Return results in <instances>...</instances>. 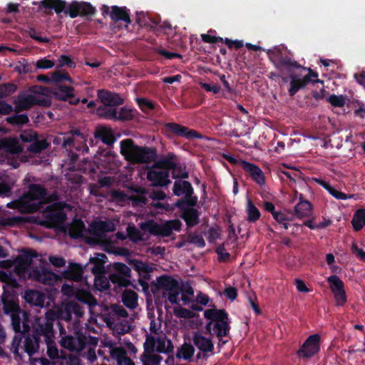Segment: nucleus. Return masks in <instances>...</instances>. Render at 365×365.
<instances>
[{
  "label": "nucleus",
  "mask_w": 365,
  "mask_h": 365,
  "mask_svg": "<svg viewBox=\"0 0 365 365\" xmlns=\"http://www.w3.org/2000/svg\"><path fill=\"white\" fill-rule=\"evenodd\" d=\"M13 264L16 273L20 277H27L45 284H51L56 280V275L45 269V261L34 252H23L14 262L10 260L0 262V267L2 268H9Z\"/></svg>",
  "instance_id": "f257e3e1"
},
{
  "label": "nucleus",
  "mask_w": 365,
  "mask_h": 365,
  "mask_svg": "<svg viewBox=\"0 0 365 365\" xmlns=\"http://www.w3.org/2000/svg\"><path fill=\"white\" fill-rule=\"evenodd\" d=\"M46 200V190L39 185H32L27 193L19 200L9 202L7 207L16 209L20 212H33L39 209Z\"/></svg>",
  "instance_id": "f03ea898"
},
{
  "label": "nucleus",
  "mask_w": 365,
  "mask_h": 365,
  "mask_svg": "<svg viewBox=\"0 0 365 365\" xmlns=\"http://www.w3.org/2000/svg\"><path fill=\"white\" fill-rule=\"evenodd\" d=\"M120 153L125 159L134 164L148 163L155 158V152L148 147H140L134 144L131 139L120 142Z\"/></svg>",
  "instance_id": "7ed1b4c3"
},
{
  "label": "nucleus",
  "mask_w": 365,
  "mask_h": 365,
  "mask_svg": "<svg viewBox=\"0 0 365 365\" xmlns=\"http://www.w3.org/2000/svg\"><path fill=\"white\" fill-rule=\"evenodd\" d=\"M4 309L6 314H9L11 318V324L16 332L21 331V325L23 324V331H27L29 325L28 314L26 312H21L19 309L17 300L14 297H5L3 298Z\"/></svg>",
  "instance_id": "20e7f679"
},
{
  "label": "nucleus",
  "mask_w": 365,
  "mask_h": 365,
  "mask_svg": "<svg viewBox=\"0 0 365 365\" xmlns=\"http://www.w3.org/2000/svg\"><path fill=\"white\" fill-rule=\"evenodd\" d=\"M33 327L34 331L43 336V341L46 344L48 355L51 359L58 358V350L53 340L54 336L51 321L43 319H35Z\"/></svg>",
  "instance_id": "39448f33"
},
{
  "label": "nucleus",
  "mask_w": 365,
  "mask_h": 365,
  "mask_svg": "<svg viewBox=\"0 0 365 365\" xmlns=\"http://www.w3.org/2000/svg\"><path fill=\"white\" fill-rule=\"evenodd\" d=\"M156 287L171 304H178L181 288L178 281L168 276L160 277L157 279Z\"/></svg>",
  "instance_id": "423d86ee"
},
{
  "label": "nucleus",
  "mask_w": 365,
  "mask_h": 365,
  "mask_svg": "<svg viewBox=\"0 0 365 365\" xmlns=\"http://www.w3.org/2000/svg\"><path fill=\"white\" fill-rule=\"evenodd\" d=\"M204 316L211 322L207 326L215 322L213 330L218 337L226 336L230 330L227 314L221 309H210L204 312Z\"/></svg>",
  "instance_id": "0eeeda50"
},
{
  "label": "nucleus",
  "mask_w": 365,
  "mask_h": 365,
  "mask_svg": "<svg viewBox=\"0 0 365 365\" xmlns=\"http://www.w3.org/2000/svg\"><path fill=\"white\" fill-rule=\"evenodd\" d=\"M173 167V161L164 159L153 166L148 173V179L154 186H163L170 182L168 168Z\"/></svg>",
  "instance_id": "6e6552de"
},
{
  "label": "nucleus",
  "mask_w": 365,
  "mask_h": 365,
  "mask_svg": "<svg viewBox=\"0 0 365 365\" xmlns=\"http://www.w3.org/2000/svg\"><path fill=\"white\" fill-rule=\"evenodd\" d=\"M112 316L108 324L118 334H124L130 331L131 324L128 319V313L125 309L119 305H113L111 307Z\"/></svg>",
  "instance_id": "1a4fd4ad"
},
{
  "label": "nucleus",
  "mask_w": 365,
  "mask_h": 365,
  "mask_svg": "<svg viewBox=\"0 0 365 365\" xmlns=\"http://www.w3.org/2000/svg\"><path fill=\"white\" fill-rule=\"evenodd\" d=\"M182 223L178 220L166 221L161 224H157L153 221H148L141 223L143 229H147L150 234L161 237H168L173 231H180Z\"/></svg>",
  "instance_id": "9d476101"
},
{
  "label": "nucleus",
  "mask_w": 365,
  "mask_h": 365,
  "mask_svg": "<svg viewBox=\"0 0 365 365\" xmlns=\"http://www.w3.org/2000/svg\"><path fill=\"white\" fill-rule=\"evenodd\" d=\"M68 205L62 202H57L46 207L43 212L47 219L48 227H52L62 223L66 218V210H70Z\"/></svg>",
  "instance_id": "9b49d317"
},
{
  "label": "nucleus",
  "mask_w": 365,
  "mask_h": 365,
  "mask_svg": "<svg viewBox=\"0 0 365 365\" xmlns=\"http://www.w3.org/2000/svg\"><path fill=\"white\" fill-rule=\"evenodd\" d=\"M62 292L68 296H74L78 300L87 304L90 307L97 304V301L91 294L89 292L84 289H79L71 284H63L61 287Z\"/></svg>",
  "instance_id": "f8f14e48"
},
{
  "label": "nucleus",
  "mask_w": 365,
  "mask_h": 365,
  "mask_svg": "<svg viewBox=\"0 0 365 365\" xmlns=\"http://www.w3.org/2000/svg\"><path fill=\"white\" fill-rule=\"evenodd\" d=\"M171 348V342L165 336H148L144 343L145 352L167 353Z\"/></svg>",
  "instance_id": "ddd939ff"
},
{
  "label": "nucleus",
  "mask_w": 365,
  "mask_h": 365,
  "mask_svg": "<svg viewBox=\"0 0 365 365\" xmlns=\"http://www.w3.org/2000/svg\"><path fill=\"white\" fill-rule=\"evenodd\" d=\"M327 281L329 284L336 306H344L346 302V294L344 290V282L336 275L328 277Z\"/></svg>",
  "instance_id": "4468645a"
},
{
  "label": "nucleus",
  "mask_w": 365,
  "mask_h": 365,
  "mask_svg": "<svg viewBox=\"0 0 365 365\" xmlns=\"http://www.w3.org/2000/svg\"><path fill=\"white\" fill-rule=\"evenodd\" d=\"M319 340L320 336L319 334L309 336L298 351L299 356L302 358H310L313 356L319 350Z\"/></svg>",
  "instance_id": "2eb2a0df"
},
{
  "label": "nucleus",
  "mask_w": 365,
  "mask_h": 365,
  "mask_svg": "<svg viewBox=\"0 0 365 365\" xmlns=\"http://www.w3.org/2000/svg\"><path fill=\"white\" fill-rule=\"evenodd\" d=\"M267 53L270 60L274 63L275 67L282 74H284L287 70L299 66L296 61L289 57H282L279 58L280 54L279 51H272L269 50Z\"/></svg>",
  "instance_id": "dca6fc26"
},
{
  "label": "nucleus",
  "mask_w": 365,
  "mask_h": 365,
  "mask_svg": "<svg viewBox=\"0 0 365 365\" xmlns=\"http://www.w3.org/2000/svg\"><path fill=\"white\" fill-rule=\"evenodd\" d=\"M114 229V225L111 222L96 221L91 225L89 231L95 237L96 241L101 242L104 240V234L113 231Z\"/></svg>",
  "instance_id": "f3484780"
},
{
  "label": "nucleus",
  "mask_w": 365,
  "mask_h": 365,
  "mask_svg": "<svg viewBox=\"0 0 365 365\" xmlns=\"http://www.w3.org/2000/svg\"><path fill=\"white\" fill-rule=\"evenodd\" d=\"M36 93L29 91L18 96L15 100V109L16 111L27 110L33 105L38 103Z\"/></svg>",
  "instance_id": "a211bd4d"
},
{
  "label": "nucleus",
  "mask_w": 365,
  "mask_h": 365,
  "mask_svg": "<svg viewBox=\"0 0 365 365\" xmlns=\"http://www.w3.org/2000/svg\"><path fill=\"white\" fill-rule=\"evenodd\" d=\"M192 341L197 348L205 354L212 353L214 349L211 338L205 336L199 331L193 333Z\"/></svg>",
  "instance_id": "6ab92c4d"
},
{
  "label": "nucleus",
  "mask_w": 365,
  "mask_h": 365,
  "mask_svg": "<svg viewBox=\"0 0 365 365\" xmlns=\"http://www.w3.org/2000/svg\"><path fill=\"white\" fill-rule=\"evenodd\" d=\"M101 11L103 14H109L113 21L122 20L126 23L130 22L128 10L124 7L114 6L110 8L108 6L103 5L101 7Z\"/></svg>",
  "instance_id": "aec40b11"
},
{
  "label": "nucleus",
  "mask_w": 365,
  "mask_h": 365,
  "mask_svg": "<svg viewBox=\"0 0 365 365\" xmlns=\"http://www.w3.org/2000/svg\"><path fill=\"white\" fill-rule=\"evenodd\" d=\"M95 11V8L85 2H73L68 8V13L71 18L79 15H93Z\"/></svg>",
  "instance_id": "412c9836"
},
{
  "label": "nucleus",
  "mask_w": 365,
  "mask_h": 365,
  "mask_svg": "<svg viewBox=\"0 0 365 365\" xmlns=\"http://www.w3.org/2000/svg\"><path fill=\"white\" fill-rule=\"evenodd\" d=\"M238 165L247 172L256 182L259 185L264 183L263 172L259 167L245 160L239 161Z\"/></svg>",
  "instance_id": "4be33fe9"
},
{
  "label": "nucleus",
  "mask_w": 365,
  "mask_h": 365,
  "mask_svg": "<svg viewBox=\"0 0 365 365\" xmlns=\"http://www.w3.org/2000/svg\"><path fill=\"white\" fill-rule=\"evenodd\" d=\"M68 303L62 305L61 308L55 310H49L45 314V317H36V319H43L46 320H51L53 323V320L55 318H60L66 321H69L71 318V309H68Z\"/></svg>",
  "instance_id": "5701e85b"
},
{
  "label": "nucleus",
  "mask_w": 365,
  "mask_h": 365,
  "mask_svg": "<svg viewBox=\"0 0 365 365\" xmlns=\"http://www.w3.org/2000/svg\"><path fill=\"white\" fill-rule=\"evenodd\" d=\"M289 88L288 89L289 94L291 96L295 95V93L300 89L304 88L307 83V78L304 76L292 73L289 76Z\"/></svg>",
  "instance_id": "b1692460"
},
{
  "label": "nucleus",
  "mask_w": 365,
  "mask_h": 365,
  "mask_svg": "<svg viewBox=\"0 0 365 365\" xmlns=\"http://www.w3.org/2000/svg\"><path fill=\"white\" fill-rule=\"evenodd\" d=\"M150 232L147 229H143L141 227V223L140 224V229L136 228L135 226L129 225L127 227V235L131 241L138 242L140 241H145L148 240L150 237Z\"/></svg>",
  "instance_id": "393cba45"
},
{
  "label": "nucleus",
  "mask_w": 365,
  "mask_h": 365,
  "mask_svg": "<svg viewBox=\"0 0 365 365\" xmlns=\"http://www.w3.org/2000/svg\"><path fill=\"white\" fill-rule=\"evenodd\" d=\"M167 127L173 133L180 136L185 137L187 139H191L194 138H201V135L199 133H197L195 130H190L188 129V128L180 125L177 123H168L167 124Z\"/></svg>",
  "instance_id": "a878e982"
},
{
  "label": "nucleus",
  "mask_w": 365,
  "mask_h": 365,
  "mask_svg": "<svg viewBox=\"0 0 365 365\" xmlns=\"http://www.w3.org/2000/svg\"><path fill=\"white\" fill-rule=\"evenodd\" d=\"M98 97L105 106H116L123 104V98L117 93L99 91Z\"/></svg>",
  "instance_id": "bb28decb"
},
{
  "label": "nucleus",
  "mask_w": 365,
  "mask_h": 365,
  "mask_svg": "<svg viewBox=\"0 0 365 365\" xmlns=\"http://www.w3.org/2000/svg\"><path fill=\"white\" fill-rule=\"evenodd\" d=\"M54 96L58 100L68 101L71 104H76L79 100L75 98L73 89L68 86H60L54 91Z\"/></svg>",
  "instance_id": "cd10ccee"
},
{
  "label": "nucleus",
  "mask_w": 365,
  "mask_h": 365,
  "mask_svg": "<svg viewBox=\"0 0 365 365\" xmlns=\"http://www.w3.org/2000/svg\"><path fill=\"white\" fill-rule=\"evenodd\" d=\"M63 347L71 351H80L85 346L84 341L80 337L66 336L61 340Z\"/></svg>",
  "instance_id": "c85d7f7f"
},
{
  "label": "nucleus",
  "mask_w": 365,
  "mask_h": 365,
  "mask_svg": "<svg viewBox=\"0 0 365 365\" xmlns=\"http://www.w3.org/2000/svg\"><path fill=\"white\" fill-rule=\"evenodd\" d=\"M294 213L300 219L309 217L312 214L311 203L308 200H304L302 195L299 197V202L294 207Z\"/></svg>",
  "instance_id": "c756f323"
},
{
  "label": "nucleus",
  "mask_w": 365,
  "mask_h": 365,
  "mask_svg": "<svg viewBox=\"0 0 365 365\" xmlns=\"http://www.w3.org/2000/svg\"><path fill=\"white\" fill-rule=\"evenodd\" d=\"M110 356L116 359L118 365H135L130 359L126 356V352L122 347H113L110 349Z\"/></svg>",
  "instance_id": "7c9ffc66"
},
{
  "label": "nucleus",
  "mask_w": 365,
  "mask_h": 365,
  "mask_svg": "<svg viewBox=\"0 0 365 365\" xmlns=\"http://www.w3.org/2000/svg\"><path fill=\"white\" fill-rule=\"evenodd\" d=\"M36 335L28 336L24 341V347L29 355L34 354L39 347V343L43 341L42 336L38 335L36 331Z\"/></svg>",
  "instance_id": "2f4dec72"
},
{
  "label": "nucleus",
  "mask_w": 365,
  "mask_h": 365,
  "mask_svg": "<svg viewBox=\"0 0 365 365\" xmlns=\"http://www.w3.org/2000/svg\"><path fill=\"white\" fill-rule=\"evenodd\" d=\"M96 137L101 139L104 143L110 145L115 141L113 133L110 128L100 126L96 129Z\"/></svg>",
  "instance_id": "473e14b6"
},
{
  "label": "nucleus",
  "mask_w": 365,
  "mask_h": 365,
  "mask_svg": "<svg viewBox=\"0 0 365 365\" xmlns=\"http://www.w3.org/2000/svg\"><path fill=\"white\" fill-rule=\"evenodd\" d=\"M107 259L104 254H95V255L90 258V262L93 264L94 266L91 268L92 272L95 277L98 274H103L104 267L103 264Z\"/></svg>",
  "instance_id": "72a5a7b5"
},
{
  "label": "nucleus",
  "mask_w": 365,
  "mask_h": 365,
  "mask_svg": "<svg viewBox=\"0 0 365 365\" xmlns=\"http://www.w3.org/2000/svg\"><path fill=\"white\" fill-rule=\"evenodd\" d=\"M314 180L319 185H320L324 188H325L329 192L330 195H331L334 197H335L337 200H346V199L353 198L354 197V195H347L345 193L336 190L334 187L331 186L329 183H327V182H325L321 179L315 178Z\"/></svg>",
  "instance_id": "f704fd0d"
},
{
  "label": "nucleus",
  "mask_w": 365,
  "mask_h": 365,
  "mask_svg": "<svg viewBox=\"0 0 365 365\" xmlns=\"http://www.w3.org/2000/svg\"><path fill=\"white\" fill-rule=\"evenodd\" d=\"M173 192L177 196H189L192 192V188L189 182L178 180L174 183Z\"/></svg>",
  "instance_id": "c9c22d12"
},
{
  "label": "nucleus",
  "mask_w": 365,
  "mask_h": 365,
  "mask_svg": "<svg viewBox=\"0 0 365 365\" xmlns=\"http://www.w3.org/2000/svg\"><path fill=\"white\" fill-rule=\"evenodd\" d=\"M1 149L6 152L16 154L22 151L23 148L16 138H4L1 140Z\"/></svg>",
  "instance_id": "e433bc0d"
},
{
  "label": "nucleus",
  "mask_w": 365,
  "mask_h": 365,
  "mask_svg": "<svg viewBox=\"0 0 365 365\" xmlns=\"http://www.w3.org/2000/svg\"><path fill=\"white\" fill-rule=\"evenodd\" d=\"M25 300L34 306H43L45 296L41 292L36 290H29L25 292Z\"/></svg>",
  "instance_id": "4c0bfd02"
},
{
  "label": "nucleus",
  "mask_w": 365,
  "mask_h": 365,
  "mask_svg": "<svg viewBox=\"0 0 365 365\" xmlns=\"http://www.w3.org/2000/svg\"><path fill=\"white\" fill-rule=\"evenodd\" d=\"M163 360V356H160L153 352H145L141 356L143 365H161Z\"/></svg>",
  "instance_id": "58836bf2"
},
{
  "label": "nucleus",
  "mask_w": 365,
  "mask_h": 365,
  "mask_svg": "<svg viewBox=\"0 0 365 365\" xmlns=\"http://www.w3.org/2000/svg\"><path fill=\"white\" fill-rule=\"evenodd\" d=\"M194 353L195 349L191 344H184L178 349L176 356L189 361L193 356Z\"/></svg>",
  "instance_id": "ea45409f"
},
{
  "label": "nucleus",
  "mask_w": 365,
  "mask_h": 365,
  "mask_svg": "<svg viewBox=\"0 0 365 365\" xmlns=\"http://www.w3.org/2000/svg\"><path fill=\"white\" fill-rule=\"evenodd\" d=\"M351 223L356 231L361 230L365 226V209L358 210L354 213Z\"/></svg>",
  "instance_id": "a19ab883"
},
{
  "label": "nucleus",
  "mask_w": 365,
  "mask_h": 365,
  "mask_svg": "<svg viewBox=\"0 0 365 365\" xmlns=\"http://www.w3.org/2000/svg\"><path fill=\"white\" fill-rule=\"evenodd\" d=\"M123 304L130 309H134L138 305V295L130 290H126L123 294Z\"/></svg>",
  "instance_id": "79ce46f5"
},
{
  "label": "nucleus",
  "mask_w": 365,
  "mask_h": 365,
  "mask_svg": "<svg viewBox=\"0 0 365 365\" xmlns=\"http://www.w3.org/2000/svg\"><path fill=\"white\" fill-rule=\"evenodd\" d=\"M182 217L189 226H193L198 223V213L193 208L185 210L182 213Z\"/></svg>",
  "instance_id": "37998d69"
},
{
  "label": "nucleus",
  "mask_w": 365,
  "mask_h": 365,
  "mask_svg": "<svg viewBox=\"0 0 365 365\" xmlns=\"http://www.w3.org/2000/svg\"><path fill=\"white\" fill-rule=\"evenodd\" d=\"M82 269L78 264L71 265L66 272V277L72 281L78 282L81 279Z\"/></svg>",
  "instance_id": "c03bdc74"
},
{
  "label": "nucleus",
  "mask_w": 365,
  "mask_h": 365,
  "mask_svg": "<svg viewBox=\"0 0 365 365\" xmlns=\"http://www.w3.org/2000/svg\"><path fill=\"white\" fill-rule=\"evenodd\" d=\"M41 5L45 8L53 9L56 13L61 12L66 7V3L61 0H43Z\"/></svg>",
  "instance_id": "a18cd8bd"
},
{
  "label": "nucleus",
  "mask_w": 365,
  "mask_h": 365,
  "mask_svg": "<svg viewBox=\"0 0 365 365\" xmlns=\"http://www.w3.org/2000/svg\"><path fill=\"white\" fill-rule=\"evenodd\" d=\"M246 211L247 214V220L249 222H255L260 217L259 210L250 199L247 200Z\"/></svg>",
  "instance_id": "49530a36"
},
{
  "label": "nucleus",
  "mask_w": 365,
  "mask_h": 365,
  "mask_svg": "<svg viewBox=\"0 0 365 365\" xmlns=\"http://www.w3.org/2000/svg\"><path fill=\"white\" fill-rule=\"evenodd\" d=\"M84 232V224L81 220L74 221L70 227L69 232L72 237H82Z\"/></svg>",
  "instance_id": "de8ad7c7"
},
{
  "label": "nucleus",
  "mask_w": 365,
  "mask_h": 365,
  "mask_svg": "<svg viewBox=\"0 0 365 365\" xmlns=\"http://www.w3.org/2000/svg\"><path fill=\"white\" fill-rule=\"evenodd\" d=\"M98 113L106 118L117 119V108L115 106H104L98 109Z\"/></svg>",
  "instance_id": "09e8293b"
},
{
  "label": "nucleus",
  "mask_w": 365,
  "mask_h": 365,
  "mask_svg": "<svg viewBox=\"0 0 365 365\" xmlns=\"http://www.w3.org/2000/svg\"><path fill=\"white\" fill-rule=\"evenodd\" d=\"M94 285L100 291L106 290L110 286L109 279L103 274L96 275L94 279Z\"/></svg>",
  "instance_id": "8fccbe9b"
},
{
  "label": "nucleus",
  "mask_w": 365,
  "mask_h": 365,
  "mask_svg": "<svg viewBox=\"0 0 365 365\" xmlns=\"http://www.w3.org/2000/svg\"><path fill=\"white\" fill-rule=\"evenodd\" d=\"M180 299L184 305H187L193 301L194 291L191 287L182 289L180 294Z\"/></svg>",
  "instance_id": "3c124183"
},
{
  "label": "nucleus",
  "mask_w": 365,
  "mask_h": 365,
  "mask_svg": "<svg viewBox=\"0 0 365 365\" xmlns=\"http://www.w3.org/2000/svg\"><path fill=\"white\" fill-rule=\"evenodd\" d=\"M48 146V143L45 140H34V143L30 145L28 150L31 153H38L41 150L46 149Z\"/></svg>",
  "instance_id": "603ef678"
},
{
  "label": "nucleus",
  "mask_w": 365,
  "mask_h": 365,
  "mask_svg": "<svg viewBox=\"0 0 365 365\" xmlns=\"http://www.w3.org/2000/svg\"><path fill=\"white\" fill-rule=\"evenodd\" d=\"M6 121L12 125H24L29 122V118L24 114L16 115L7 118Z\"/></svg>",
  "instance_id": "864d4df0"
},
{
  "label": "nucleus",
  "mask_w": 365,
  "mask_h": 365,
  "mask_svg": "<svg viewBox=\"0 0 365 365\" xmlns=\"http://www.w3.org/2000/svg\"><path fill=\"white\" fill-rule=\"evenodd\" d=\"M51 81L53 83H58L63 81H69L71 83H73V80L70 78L67 73H62L61 71H56L51 73Z\"/></svg>",
  "instance_id": "5fc2aeb1"
},
{
  "label": "nucleus",
  "mask_w": 365,
  "mask_h": 365,
  "mask_svg": "<svg viewBox=\"0 0 365 365\" xmlns=\"http://www.w3.org/2000/svg\"><path fill=\"white\" fill-rule=\"evenodd\" d=\"M174 314L179 318L191 319L195 317V313L193 312L182 307L175 308Z\"/></svg>",
  "instance_id": "6e6d98bb"
},
{
  "label": "nucleus",
  "mask_w": 365,
  "mask_h": 365,
  "mask_svg": "<svg viewBox=\"0 0 365 365\" xmlns=\"http://www.w3.org/2000/svg\"><path fill=\"white\" fill-rule=\"evenodd\" d=\"M109 278L113 283L117 284L120 287H126L128 284V281L123 275L119 273H112L110 274Z\"/></svg>",
  "instance_id": "4d7b16f0"
},
{
  "label": "nucleus",
  "mask_w": 365,
  "mask_h": 365,
  "mask_svg": "<svg viewBox=\"0 0 365 365\" xmlns=\"http://www.w3.org/2000/svg\"><path fill=\"white\" fill-rule=\"evenodd\" d=\"M117 119L127 120L133 118V110L126 108H117Z\"/></svg>",
  "instance_id": "13d9d810"
},
{
  "label": "nucleus",
  "mask_w": 365,
  "mask_h": 365,
  "mask_svg": "<svg viewBox=\"0 0 365 365\" xmlns=\"http://www.w3.org/2000/svg\"><path fill=\"white\" fill-rule=\"evenodd\" d=\"M16 91V86L14 84H1L0 85V98L8 96Z\"/></svg>",
  "instance_id": "bf43d9fd"
},
{
  "label": "nucleus",
  "mask_w": 365,
  "mask_h": 365,
  "mask_svg": "<svg viewBox=\"0 0 365 365\" xmlns=\"http://www.w3.org/2000/svg\"><path fill=\"white\" fill-rule=\"evenodd\" d=\"M24 142L31 143L36 139L37 133L32 130H26L20 135Z\"/></svg>",
  "instance_id": "052dcab7"
},
{
  "label": "nucleus",
  "mask_w": 365,
  "mask_h": 365,
  "mask_svg": "<svg viewBox=\"0 0 365 365\" xmlns=\"http://www.w3.org/2000/svg\"><path fill=\"white\" fill-rule=\"evenodd\" d=\"M54 61L47 59L46 58H41L36 61V66L38 68L40 69H48L51 68L54 66Z\"/></svg>",
  "instance_id": "680f3d73"
},
{
  "label": "nucleus",
  "mask_w": 365,
  "mask_h": 365,
  "mask_svg": "<svg viewBox=\"0 0 365 365\" xmlns=\"http://www.w3.org/2000/svg\"><path fill=\"white\" fill-rule=\"evenodd\" d=\"M134 269L139 274L148 273L150 271V267L145 263L139 261L133 262Z\"/></svg>",
  "instance_id": "e2e57ef3"
},
{
  "label": "nucleus",
  "mask_w": 365,
  "mask_h": 365,
  "mask_svg": "<svg viewBox=\"0 0 365 365\" xmlns=\"http://www.w3.org/2000/svg\"><path fill=\"white\" fill-rule=\"evenodd\" d=\"M114 268L118 273L127 277L130 275V269L125 264L117 262L114 264Z\"/></svg>",
  "instance_id": "0e129e2a"
},
{
  "label": "nucleus",
  "mask_w": 365,
  "mask_h": 365,
  "mask_svg": "<svg viewBox=\"0 0 365 365\" xmlns=\"http://www.w3.org/2000/svg\"><path fill=\"white\" fill-rule=\"evenodd\" d=\"M67 309H71V313L73 312L77 317H81L83 314L81 307L76 303L68 302Z\"/></svg>",
  "instance_id": "69168bd1"
},
{
  "label": "nucleus",
  "mask_w": 365,
  "mask_h": 365,
  "mask_svg": "<svg viewBox=\"0 0 365 365\" xmlns=\"http://www.w3.org/2000/svg\"><path fill=\"white\" fill-rule=\"evenodd\" d=\"M190 242L198 247H203L205 245V240L201 235H193L189 237Z\"/></svg>",
  "instance_id": "338daca9"
},
{
  "label": "nucleus",
  "mask_w": 365,
  "mask_h": 365,
  "mask_svg": "<svg viewBox=\"0 0 365 365\" xmlns=\"http://www.w3.org/2000/svg\"><path fill=\"white\" fill-rule=\"evenodd\" d=\"M351 250L357 257L363 261H365V251L359 248L355 243L351 245Z\"/></svg>",
  "instance_id": "774afa93"
}]
</instances>
